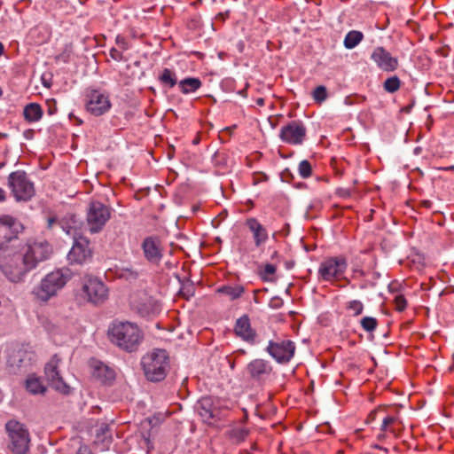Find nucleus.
Here are the masks:
<instances>
[{"mask_svg":"<svg viewBox=\"0 0 454 454\" xmlns=\"http://www.w3.org/2000/svg\"><path fill=\"white\" fill-rule=\"evenodd\" d=\"M160 82L164 85L168 86V88H173L177 84V77L174 71L170 70L169 68H164L161 72V74L159 76Z\"/></svg>","mask_w":454,"mask_h":454,"instance_id":"29","label":"nucleus"},{"mask_svg":"<svg viewBox=\"0 0 454 454\" xmlns=\"http://www.w3.org/2000/svg\"><path fill=\"white\" fill-rule=\"evenodd\" d=\"M108 337L114 344L127 352L136 351L143 339L137 325L128 321H114L108 328Z\"/></svg>","mask_w":454,"mask_h":454,"instance_id":"1","label":"nucleus"},{"mask_svg":"<svg viewBox=\"0 0 454 454\" xmlns=\"http://www.w3.org/2000/svg\"><path fill=\"white\" fill-rule=\"evenodd\" d=\"M141 364L145 378L152 382L163 380L170 368L168 352L160 348L145 355Z\"/></svg>","mask_w":454,"mask_h":454,"instance_id":"2","label":"nucleus"},{"mask_svg":"<svg viewBox=\"0 0 454 454\" xmlns=\"http://www.w3.org/2000/svg\"><path fill=\"white\" fill-rule=\"evenodd\" d=\"M445 170H450V171H453L454 170V165H451L450 167H447L444 168Z\"/></svg>","mask_w":454,"mask_h":454,"instance_id":"59","label":"nucleus"},{"mask_svg":"<svg viewBox=\"0 0 454 454\" xmlns=\"http://www.w3.org/2000/svg\"><path fill=\"white\" fill-rule=\"evenodd\" d=\"M87 111L95 116H100L104 114L111 107L108 96L105 95L98 90H89L87 93Z\"/></svg>","mask_w":454,"mask_h":454,"instance_id":"14","label":"nucleus"},{"mask_svg":"<svg viewBox=\"0 0 454 454\" xmlns=\"http://www.w3.org/2000/svg\"><path fill=\"white\" fill-rule=\"evenodd\" d=\"M115 276L119 279L136 284L142 276V271L133 266H122L115 269Z\"/></svg>","mask_w":454,"mask_h":454,"instance_id":"23","label":"nucleus"},{"mask_svg":"<svg viewBox=\"0 0 454 454\" xmlns=\"http://www.w3.org/2000/svg\"><path fill=\"white\" fill-rule=\"evenodd\" d=\"M377 413H378V411H372V412L369 414L368 419H370V420H374V419H376Z\"/></svg>","mask_w":454,"mask_h":454,"instance_id":"52","label":"nucleus"},{"mask_svg":"<svg viewBox=\"0 0 454 454\" xmlns=\"http://www.w3.org/2000/svg\"><path fill=\"white\" fill-rule=\"evenodd\" d=\"M283 119L282 114L271 115L269 117L268 121L272 129H275Z\"/></svg>","mask_w":454,"mask_h":454,"instance_id":"41","label":"nucleus"},{"mask_svg":"<svg viewBox=\"0 0 454 454\" xmlns=\"http://www.w3.org/2000/svg\"><path fill=\"white\" fill-rule=\"evenodd\" d=\"M8 135L5 133H0V137H6Z\"/></svg>","mask_w":454,"mask_h":454,"instance_id":"62","label":"nucleus"},{"mask_svg":"<svg viewBox=\"0 0 454 454\" xmlns=\"http://www.w3.org/2000/svg\"><path fill=\"white\" fill-rule=\"evenodd\" d=\"M33 357L34 354L25 348H13L8 354L7 364L16 373L22 370L26 371L31 364Z\"/></svg>","mask_w":454,"mask_h":454,"instance_id":"16","label":"nucleus"},{"mask_svg":"<svg viewBox=\"0 0 454 454\" xmlns=\"http://www.w3.org/2000/svg\"><path fill=\"white\" fill-rule=\"evenodd\" d=\"M56 222H57V218L56 217H50L48 219V227L51 228L53 223H55Z\"/></svg>","mask_w":454,"mask_h":454,"instance_id":"51","label":"nucleus"},{"mask_svg":"<svg viewBox=\"0 0 454 454\" xmlns=\"http://www.w3.org/2000/svg\"><path fill=\"white\" fill-rule=\"evenodd\" d=\"M4 52V45L3 43L0 42V56L3 54Z\"/></svg>","mask_w":454,"mask_h":454,"instance_id":"60","label":"nucleus"},{"mask_svg":"<svg viewBox=\"0 0 454 454\" xmlns=\"http://www.w3.org/2000/svg\"><path fill=\"white\" fill-rule=\"evenodd\" d=\"M109 54H110V57L113 59L116 60V61H121V60L123 59L122 53L120 51H118L117 49H115V48H112L110 50V53Z\"/></svg>","mask_w":454,"mask_h":454,"instance_id":"44","label":"nucleus"},{"mask_svg":"<svg viewBox=\"0 0 454 454\" xmlns=\"http://www.w3.org/2000/svg\"><path fill=\"white\" fill-rule=\"evenodd\" d=\"M27 390L33 395H44L46 387L43 384L40 378L35 375H29L26 380Z\"/></svg>","mask_w":454,"mask_h":454,"instance_id":"26","label":"nucleus"},{"mask_svg":"<svg viewBox=\"0 0 454 454\" xmlns=\"http://www.w3.org/2000/svg\"><path fill=\"white\" fill-rule=\"evenodd\" d=\"M248 434V430L243 427L234 428L231 432V437L237 442L246 439Z\"/></svg>","mask_w":454,"mask_h":454,"instance_id":"35","label":"nucleus"},{"mask_svg":"<svg viewBox=\"0 0 454 454\" xmlns=\"http://www.w3.org/2000/svg\"><path fill=\"white\" fill-rule=\"evenodd\" d=\"M82 292L87 301L95 305L105 302L108 297L106 286L98 278H89L85 281Z\"/></svg>","mask_w":454,"mask_h":454,"instance_id":"12","label":"nucleus"},{"mask_svg":"<svg viewBox=\"0 0 454 454\" xmlns=\"http://www.w3.org/2000/svg\"><path fill=\"white\" fill-rule=\"evenodd\" d=\"M59 367V359L55 355L44 367V374L46 380L50 387L54 388L56 391L68 395L70 393V387L64 381L61 377Z\"/></svg>","mask_w":454,"mask_h":454,"instance_id":"13","label":"nucleus"},{"mask_svg":"<svg viewBox=\"0 0 454 454\" xmlns=\"http://www.w3.org/2000/svg\"><path fill=\"white\" fill-rule=\"evenodd\" d=\"M4 165H5V163H4V162H0V169H1L2 168H4Z\"/></svg>","mask_w":454,"mask_h":454,"instance_id":"63","label":"nucleus"},{"mask_svg":"<svg viewBox=\"0 0 454 454\" xmlns=\"http://www.w3.org/2000/svg\"><path fill=\"white\" fill-rule=\"evenodd\" d=\"M338 193L342 197H348L350 195V191L348 189H339Z\"/></svg>","mask_w":454,"mask_h":454,"instance_id":"46","label":"nucleus"},{"mask_svg":"<svg viewBox=\"0 0 454 454\" xmlns=\"http://www.w3.org/2000/svg\"><path fill=\"white\" fill-rule=\"evenodd\" d=\"M395 420H396V419L395 417H393V416H387V417H385L383 419L380 429L382 431L387 430L388 426L393 424Z\"/></svg>","mask_w":454,"mask_h":454,"instance_id":"42","label":"nucleus"},{"mask_svg":"<svg viewBox=\"0 0 454 454\" xmlns=\"http://www.w3.org/2000/svg\"><path fill=\"white\" fill-rule=\"evenodd\" d=\"M88 453H89V450L86 446H81L77 451V454H88Z\"/></svg>","mask_w":454,"mask_h":454,"instance_id":"48","label":"nucleus"},{"mask_svg":"<svg viewBox=\"0 0 454 454\" xmlns=\"http://www.w3.org/2000/svg\"><path fill=\"white\" fill-rule=\"evenodd\" d=\"M395 303L396 309L398 311L404 310L406 308V305H407V301L403 295H397L395 298Z\"/></svg>","mask_w":454,"mask_h":454,"instance_id":"40","label":"nucleus"},{"mask_svg":"<svg viewBox=\"0 0 454 454\" xmlns=\"http://www.w3.org/2000/svg\"><path fill=\"white\" fill-rule=\"evenodd\" d=\"M71 278L72 271L68 268L56 270L42 279L40 286L35 289L34 294L40 301H47L55 296Z\"/></svg>","mask_w":454,"mask_h":454,"instance_id":"3","label":"nucleus"},{"mask_svg":"<svg viewBox=\"0 0 454 454\" xmlns=\"http://www.w3.org/2000/svg\"><path fill=\"white\" fill-rule=\"evenodd\" d=\"M218 292L230 296L231 300H235L241 296L244 292V288L242 286H224L220 287Z\"/></svg>","mask_w":454,"mask_h":454,"instance_id":"31","label":"nucleus"},{"mask_svg":"<svg viewBox=\"0 0 454 454\" xmlns=\"http://www.w3.org/2000/svg\"><path fill=\"white\" fill-rule=\"evenodd\" d=\"M198 143H199V139H198V138H196V139H194V140H193V144H195V145H196V144H198Z\"/></svg>","mask_w":454,"mask_h":454,"instance_id":"64","label":"nucleus"},{"mask_svg":"<svg viewBox=\"0 0 454 454\" xmlns=\"http://www.w3.org/2000/svg\"><path fill=\"white\" fill-rule=\"evenodd\" d=\"M9 437V449L12 454H27L30 444V434L26 427L17 420H10L5 424Z\"/></svg>","mask_w":454,"mask_h":454,"instance_id":"5","label":"nucleus"},{"mask_svg":"<svg viewBox=\"0 0 454 454\" xmlns=\"http://www.w3.org/2000/svg\"><path fill=\"white\" fill-rule=\"evenodd\" d=\"M256 104L258 106H262L264 104V99L262 98H259L256 99Z\"/></svg>","mask_w":454,"mask_h":454,"instance_id":"57","label":"nucleus"},{"mask_svg":"<svg viewBox=\"0 0 454 454\" xmlns=\"http://www.w3.org/2000/svg\"><path fill=\"white\" fill-rule=\"evenodd\" d=\"M347 308L354 311V316H358L363 312L364 305L360 301L354 300L348 303Z\"/></svg>","mask_w":454,"mask_h":454,"instance_id":"37","label":"nucleus"},{"mask_svg":"<svg viewBox=\"0 0 454 454\" xmlns=\"http://www.w3.org/2000/svg\"><path fill=\"white\" fill-rule=\"evenodd\" d=\"M347 268L348 263L344 257H329L320 263L318 278L327 282L337 281L341 278Z\"/></svg>","mask_w":454,"mask_h":454,"instance_id":"9","label":"nucleus"},{"mask_svg":"<svg viewBox=\"0 0 454 454\" xmlns=\"http://www.w3.org/2000/svg\"><path fill=\"white\" fill-rule=\"evenodd\" d=\"M312 168L311 164L307 160H303L299 164V174L303 178H308L311 176Z\"/></svg>","mask_w":454,"mask_h":454,"instance_id":"36","label":"nucleus"},{"mask_svg":"<svg viewBox=\"0 0 454 454\" xmlns=\"http://www.w3.org/2000/svg\"><path fill=\"white\" fill-rule=\"evenodd\" d=\"M8 186L17 201H27L35 195L34 184L23 170L13 171L9 175Z\"/></svg>","mask_w":454,"mask_h":454,"instance_id":"6","label":"nucleus"},{"mask_svg":"<svg viewBox=\"0 0 454 454\" xmlns=\"http://www.w3.org/2000/svg\"><path fill=\"white\" fill-rule=\"evenodd\" d=\"M276 271V267L275 265L273 264H270V263H267L265 266H264V271L263 273L265 275H272L274 274Z\"/></svg>","mask_w":454,"mask_h":454,"instance_id":"45","label":"nucleus"},{"mask_svg":"<svg viewBox=\"0 0 454 454\" xmlns=\"http://www.w3.org/2000/svg\"><path fill=\"white\" fill-rule=\"evenodd\" d=\"M285 172H286V181H287V177H289V176H290V177H293V175H292V173L289 171V169H288V168H286V169H285Z\"/></svg>","mask_w":454,"mask_h":454,"instance_id":"56","label":"nucleus"},{"mask_svg":"<svg viewBox=\"0 0 454 454\" xmlns=\"http://www.w3.org/2000/svg\"><path fill=\"white\" fill-rule=\"evenodd\" d=\"M295 346L293 341H286V362L289 361L294 355Z\"/></svg>","mask_w":454,"mask_h":454,"instance_id":"38","label":"nucleus"},{"mask_svg":"<svg viewBox=\"0 0 454 454\" xmlns=\"http://www.w3.org/2000/svg\"><path fill=\"white\" fill-rule=\"evenodd\" d=\"M372 59L376 62L378 67L387 72L394 71L397 68V59L391 56L383 47L374 49Z\"/></svg>","mask_w":454,"mask_h":454,"instance_id":"18","label":"nucleus"},{"mask_svg":"<svg viewBox=\"0 0 454 454\" xmlns=\"http://www.w3.org/2000/svg\"><path fill=\"white\" fill-rule=\"evenodd\" d=\"M361 326L366 332H373L377 325L378 321L375 317H364L361 319Z\"/></svg>","mask_w":454,"mask_h":454,"instance_id":"33","label":"nucleus"},{"mask_svg":"<svg viewBox=\"0 0 454 454\" xmlns=\"http://www.w3.org/2000/svg\"><path fill=\"white\" fill-rule=\"evenodd\" d=\"M111 217L109 206L98 200L90 202L87 208L86 222L89 231L91 233H98L105 227Z\"/></svg>","mask_w":454,"mask_h":454,"instance_id":"7","label":"nucleus"},{"mask_svg":"<svg viewBox=\"0 0 454 454\" xmlns=\"http://www.w3.org/2000/svg\"><path fill=\"white\" fill-rule=\"evenodd\" d=\"M294 265V262L293 261H290V262H286V269H292Z\"/></svg>","mask_w":454,"mask_h":454,"instance_id":"54","label":"nucleus"},{"mask_svg":"<svg viewBox=\"0 0 454 454\" xmlns=\"http://www.w3.org/2000/svg\"><path fill=\"white\" fill-rule=\"evenodd\" d=\"M283 303V299L280 296H274L270 300L269 306L273 309H278L282 307Z\"/></svg>","mask_w":454,"mask_h":454,"instance_id":"39","label":"nucleus"},{"mask_svg":"<svg viewBox=\"0 0 454 454\" xmlns=\"http://www.w3.org/2000/svg\"><path fill=\"white\" fill-rule=\"evenodd\" d=\"M146 420L152 427H154L158 423V419H156L155 417L148 418L146 419Z\"/></svg>","mask_w":454,"mask_h":454,"instance_id":"49","label":"nucleus"},{"mask_svg":"<svg viewBox=\"0 0 454 454\" xmlns=\"http://www.w3.org/2000/svg\"><path fill=\"white\" fill-rule=\"evenodd\" d=\"M401 82L397 76L387 78L383 84L384 90L389 93L397 91L400 88Z\"/></svg>","mask_w":454,"mask_h":454,"instance_id":"32","label":"nucleus"},{"mask_svg":"<svg viewBox=\"0 0 454 454\" xmlns=\"http://www.w3.org/2000/svg\"><path fill=\"white\" fill-rule=\"evenodd\" d=\"M63 230L68 235H74V245L67 254V259L71 264H82L88 259L91 257V251L89 248V241L86 239L75 238V232L73 233V231H75L76 226H67L62 225Z\"/></svg>","mask_w":454,"mask_h":454,"instance_id":"11","label":"nucleus"},{"mask_svg":"<svg viewBox=\"0 0 454 454\" xmlns=\"http://www.w3.org/2000/svg\"><path fill=\"white\" fill-rule=\"evenodd\" d=\"M195 409L205 423L213 424L218 416V410L214 406L213 399L210 396L200 398Z\"/></svg>","mask_w":454,"mask_h":454,"instance_id":"17","label":"nucleus"},{"mask_svg":"<svg viewBox=\"0 0 454 454\" xmlns=\"http://www.w3.org/2000/svg\"><path fill=\"white\" fill-rule=\"evenodd\" d=\"M48 112H49V114H51H51H55V112H56V107H54V108H49V111H48Z\"/></svg>","mask_w":454,"mask_h":454,"instance_id":"58","label":"nucleus"},{"mask_svg":"<svg viewBox=\"0 0 454 454\" xmlns=\"http://www.w3.org/2000/svg\"><path fill=\"white\" fill-rule=\"evenodd\" d=\"M279 137L284 140V125H282L279 129Z\"/></svg>","mask_w":454,"mask_h":454,"instance_id":"55","label":"nucleus"},{"mask_svg":"<svg viewBox=\"0 0 454 454\" xmlns=\"http://www.w3.org/2000/svg\"><path fill=\"white\" fill-rule=\"evenodd\" d=\"M180 293L183 294V295H192L193 293H194V287L192 284H184L181 290H180Z\"/></svg>","mask_w":454,"mask_h":454,"instance_id":"43","label":"nucleus"},{"mask_svg":"<svg viewBox=\"0 0 454 454\" xmlns=\"http://www.w3.org/2000/svg\"><path fill=\"white\" fill-rule=\"evenodd\" d=\"M141 247L143 250L144 256L149 263L155 265H158L160 263L163 257V251L161 242L158 237H146L143 240Z\"/></svg>","mask_w":454,"mask_h":454,"instance_id":"15","label":"nucleus"},{"mask_svg":"<svg viewBox=\"0 0 454 454\" xmlns=\"http://www.w3.org/2000/svg\"><path fill=\"white\" fill-rule=\"evenodd\" d=\"M364 38V35L360 31L352 30L349 31L344 38V46L347 49L355 48Z\"/></svg>","mask_w":454,"mask_h":454,"instance_id":"30","label":"nucleus"},{"mask_svg":"<svg viewBox=\"0 0 454 454\" xmlns=\"http://www.w3.org/2000/svg\"><path fill=\"white\" fill-rule=\"evenodd\" d=\"M24 230L23 224L14 217L4 215L0 216V251L9 248L19 239Z\"/></svg>","mask_w":454,"mask_h":454,"instance_id":"8","label":"nucleus"},{"mask_svg":"<svg viewBox=\"0 0 454 454\" xmlns=\"http://www.w3.org/2000/svg\"><path fill=\"white\" fill-rule=\"evenodd\" d=\"M247 225L254 234L255 245L259 247L267 239V234L262 225L254 218L247 219Z\"/></svg>","mask_w":454,"mask_h":454,"instance_id":"24","label":"nucleus"},{"mask_svg":"<svg viewBox=\"0 0 454 454\" xmlns=\"http://www.w3.org/2000/svg\"><path fill=\"white\" fill-rule=\"evenodd\" d=\"M201 85V81L195 77H187L178 82L179 90L184 94L194 92L199 90Z\"/></svg>","mask_w":454,"mask_h":454,"instance_id":"27","label":"nucleus"},{"mask_svg":"<svg viewBox=\"0 0 454 454\" xmlns=\"http://www.w3.org/2000/svg\"><path fill=\"white\" fill-rule=\"evenodd\" d=\"M31 265L33 264L28 262L23 252L0 256L2 272L14 283L21 281L30 270H34Z\"/></svg>","mask_w":454,"mask_h":454,"instance_id":"4","label":"nucleus"},{"mask_svg":"<svg viewBox=\"0 0 454 454\" xmlns=\"http://www.w3.org/2000/svg\"><path fill=\"white\" fill-rule=\"evenodd\" d=\"M22 252L28 262L33 264L31 266L35 269L40 262L51 257L52 247L49 242L43 239L29 240L24 247Z\"/></svg>","mask_w":454,"mask_h":454,"instance_id":"10","label":"nucleus"},{"mask_svg":"<svg viewBox=\"0 0 454 454\" xmlns=\"http://www.w3.org/2000/svg\"><path fill=\"white\" fill-rule=\"evenodd\" d=\"M266 350L278 363H284V341L274 342L270 340Z\"/></svg>","mask_w":454,"mask_h":454,"instance_id":"28","label":"nucleus"},{"mask_svg":"<svg viewBox=\"0 0 454 454\" xmlns=\"http://www.w3.org/2000/svg\"><path fill=\"white\" fill-rule=\"evenodd\" d=\"M92 375L104 384L111 383L115 378L114 371L98 361L92 364Z\"/></svg>","mask_w":454,"mask_h":454,"instance_id":"22","label":"nucleus"},{"mask_svg":"<svg viewBox=\"0 0 454 454\" xmlns=\"http://www.w3.org/2000/svg\"><path fill=\"white\" fill-rule=\"evenodd\" d=\"M23 115L28 122L38 121L43 116L42 107L37 103H30L25 106Z\"/></svg>","mask_w":454,"mask_h":454,"instance_id":"25","label":"nucleus"},{"mask_svg":"<svg viewBox=\"0 0 454 454\" xmlns=\"http://www.w3.org/2000/svg\"><path fill=\"white\" fill-rule=\"evenodd\" d=\"M5 200V192L0 188V201H4Z\"/></svg>","mask_w":454,"mask_h":454,"instance_id":"53","label":"nucleus"},{"mask_svg":"<svg viewBox=\"0 0 454 454\" xmlns=\"http://www.w3.org/2000/svg\"><path fill=\"white\" fill-rule=\"evenodd\" d=\"M235 333L244 340L253 343L255 338V332L252 329L250 320L247 315L236 321Z\"/></svg>","mask_w":454,"mask_h":454,"instance_id":"21","label":"nucleus"},{"mask_svg":"<svg viewBox=\"0 0 454 454\" xmlns=\"http://www.w3.org/2000/svg\"><path fill=\"white\" fill-rule=\"evenodd\" d=\"M279 177H280V180H281V181H284V171H281V172L279 173Z\"/></svg>","mask_w":454,"mask_h":454,"instance_id":"61","label":"nucleus"},{"mask_svg":"<svg viewBox=\"0 0 454 454\" xmlns=\"http://www.w3.org/2000/svg\"><path fill=\"white\" fill-rule=\"evenodd\" d=\"M306 137V128L301 121L286 123V143L301 145Z\"/></svg>","mask_w":454,"mask_h":454,"instance_id":"19","label":"nucleus"},{"mask_svg":"<svg viewBox=\"0 0 454 454\" xmlns=\"http://www.w3.org/2000/svg\"><path fill=\"white\" fill-rule=\"evenodd\" d=\"M106 431H108V426L106 424H102L98 430V435L99 434V432L105 434Z\"/></svg>","mask_w":454,"mask_h":454,"instance_id":"47","label":"nucleus"},{"mask_svg":"<svg viewBox=\"0 0 454 454\" xmlns=\"http://www.w3.org/2000/svg\"><path fill=\"white\" fill-rule=\"evenodd\" d=\"M247 372L254 380H261L263 376L269 375L271 372V366L263 359H254L247 366Z\"/></svg>","mask_w":454,"mask_h":454,"instance_id":"20","label":"nucleus"},{"mask_svg":"<svg viewBox=\"0 0 454 454\" xmlns=\"http://www.w3.org/2000/svg\"><path fill=\"white\" fill-rule=\"evenodd\" d=\"M313 98L316 102L317 103H322L323 101H325L327 98V91H326V88L323 85H320V86H317L314 90H313Z\"/></svg>","mask_w":454,"mask_h":454,"instance_id":"34","label":"nucleus"},{"mask_svg":"<svg viewBox=\"0 0 454 454\" xmlns=\"http://www.w3.org/2000/svg\"><path fill=\"white\" fill-rule=\"evenodd\" d=\"M432 202L430 200H423L421 201V206L426 208H431L432 207Z\"/></svg>","mask_w":454,"mask_h":454,"instance_id":"50","label":"nucleus"}]
</instances>
